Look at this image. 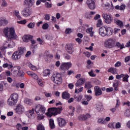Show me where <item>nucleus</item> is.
<instances>
[{
    "mask_svg": "<svg viewBox=\"0 0 130 130\" xmlns=\"http://www.w3.org/2000/svg\"><path fill=\"white\" fill-rule=\"evenodd\" d=\"M5 37L9 39H17L18 36L15 33V29L13 27H5L3 30Z\"/></svg>",
    "mask_w": 130,
    "mask_h": 130,
    "instance_id": "nucleus-1",
    "label": "nucleus"
},
{
    "mask_svg": "<svg viewBox=\"0 0 130 130\" xmlns=\"http://www.w3.org/2000/svg\"><path fill=\"white\" fill-rule=\"evenodd\" d=\"M62 111V107H60L58 108H51L48 109V111L46 113V115L48 117H51L52 115H57V114H60Z\"/></svg>",
    "mask_w": 130,
    "mask_h": 130,
    "instance_id": "nucleus-2",
    "label": "nucleus"
},
{
    "mask_svg": "<svg viewBox=\"0 0 130 130\" xmlns=\"http://www.w3.org/2000/svg\"><path fill=\"white\" fill-rule=\"evenodd\" d=\"M18 99H19V95L17 93H14L11 94L10 98L8 100V104L10 106H13L16 105L18 102Z\"/></svg>",
    "mask_w": 130,
    "mask_h": 130,
    "instance_id": "nucleus-3",
    "label": "nucleus"
},
{
    "mask_svg": "<svg viewBox=\"0 0 130 130\" xmlns=\"http://www.w3.org/2000/svg\"><path fill=\"white\" fill-rule=\"evenodd\" d=\"M15 45V42L13 41H6L4 42L3 45L1 46L0 49L1 51H5V50L8 49V48H14Z\"/></svg>",
    "mask_w": 130,
    "mask_h": 130,
    "instance_id": "nucleus-4",
    "label": "nucleus"
},
{
    "mask_svg": "<svg viewBox=\"0 0 130 130\" xmlns=\"http://www.w3.org/2000/svg\"><path fill=\"white\" fill-rule=\"evenodd\" d=\"M51 80L56 85H60L62 83L61 75L58 73H54L51 77Z\"/></svg>",
    "mask_w": 130,
    "mask_h": 130,
    "instance_id": "nucleus-5",
    "label": "nucleus"
},
{
    "mask_svg": "<svg viewBox=\"0 0 130 130\" xmlns=\"http://www.w3.org/2000/svg\"><path fill=\"white\" fill-rule=\"evenodd\" d=\"M116 41L115 39L110 38L106 40L104 42V46L106 48H112L115 46Z\"/></svg>",
    "mask_w": 130,
    "mask_h": 130,
    "instance_id": "nucleus-6",
    "label": "nucleus"
},
{
    "mask_svg": "<svg viewBox=\"0 0 130 130\" xmlns=\"http://www.w3.org/2000/svg\"><path fill=\"white\" fill-rule=\"evenodd\" d=\"M46 110V109L45 108V107L40 104L37 105L35 108L36 113L38 115H40V116H41V115H43V114L45 113Z\"/></svg>",
    "mask_w": 130,
    "mask_h": 130,
    "instance_id": "nucleus-7",
    "label": "nucleus"
},
{
    "mask_svg": "<svg viewBox=\"0 0 130 130\" xmlns=\"http://www.w3.org/2000/svg\"><path fill=\"white\" fill-rule=\"evenodd\" d=\"M102 17L104 19L106 24H111L113 20L112 19V16L109 13H104L102 15Z\"/></svg>",
    "mask_w": 130,
    "mask_h": 130,
    "instance_id": "nucleus-8",
    "label": "nucleus"
},
{
    "mask_svg": "<svg viewBox=\"0 0 130 130\" xmlns=\"http://www.w3.org/2000/svg\"><path fill=\"white\" fill-rule=\"evenodd\" d=\"M21 15L24 18H28L32 15V10L28 7H26L21 11Z\"/></svg>",
    "mask_w": 130,
    "mask_h": 130,
    "instance_id": "nucleus-9",
    "label": "nucleus"
},
{
    "mask_svg": "<svg viewBox=\"0 0 130 130\" xmlns=\"http://www.w3.org/2000/svg\"><path fill=\"white\" fill-rule=\"evenodd\" d=\"M96 0H87L86 1V5L87 7L91 10V11H94L95 9H96Z\"/></svg>",
    "mask_w": 130,
    "mask_h": 130,
    "instance_id": "nucleus-10",
    "label": "nucleus"
},
{
    "mask_svg": "<svg viewBox=\"0 0 130 130\" xmlns=\"http://www.w3.org/2000/svg\"><path fill=\"white\" fill-rule=\"evenodd\" d=\"M73 64L71 62H63L60 66V69L62 71H68L70 68H72Z\"/></svg>",
    "mask_w": 130,
    "mask_h": 130,
    "instance_id": "nucleus-11",
    "label": "nucleus"
},
{
    "mask_svg": "<svg viewBox=\"0 0 130 130\" xmlns=\"http://www.w3.org/2000/svg\"><path fill=\"white\" fill-rule=\"evenodd\" d=\"M57 121L60 127H63V126H66V125L67 123V120H66L64 118L61 117L58 118L57 119Z\"/></svg>",
    "mask_w": 130,
    "mask_h": 130,
    "instance_id": "nucleus-12",
    "label": "nucleus"
},
{
    "mask_svg": "<svg viewBox=\"0 0 130 130\" xmlns=\"http://www.w3.org/2000/svg\"><path fill=\"white\" fill-rule=\"evenodd\" d=\"M53 57V55L52 54H50L49 52L46 51L44 53V58L47 62H49L51 59H52Z\"/></svg>",
    "mask_w": 130,
    "mask_h": 130,
    "instance_id": "nucleus-13",
    "label": "nucleus"
},
{
    "mask_svg": "<svg viewBox=\"0 0 130 130\" xmlns=\"http://www.w3.org/2000/svg\"><path fill=\"white\" fill-rule=\"evenodd\" d=\"M15 110L18 114H22L25 111V109L22 105H19L17 106Z\"/></svg>",
    "mask_w": 130,
    "mask_h": 130,
    "instance_id": "nucleus-14",
    "label": "nucleus"
},
{
    "mask_svg": "<svg viewBox=\"0 0 130 130\" xmlns=\"http://www.w3.org/2000/svg\"><path fill=\"white\" fill-rule=\"evenodd\" d=\"M85 83H86V78H81L78 80H77V82L75 83V86L77 87H79V86H83Z\"/></svg>",
    "mask_w": 130,
    "mask_h": 130,
    "instance_id": "nucleus-15",
    "label": "nucleus"
},
{
    "mask_svg": "<svg viewBox=\"0 0 130 130\" xmlns=\"http://www.w3.org/2000/svg\"><path fill=\"white\" fill-rule=\"evenodd\" d=\"M21 57H22V56L17 51L14 52L12 55L13 60H19L21 59Z\"/></svg>",
    "mask_w": 130,
    "mask_h": 130,
    "instance_id": "nucleus-16",
    "label": "nucleus"
},
{
    "mask_svg": "<svg viewBox=\"0 0 130 130\" xmlns=\"http://www.w3.org/2000/svg\"><path fill=\"white\" fill-rule=\"evenodd\" d=\"M20 70H21V67H14L12 69L11 72L12 74L14 75V76H15V77H17L18 73L19 72V71H20Z\"/></svg>",
    "mask_w": 130,
    "mask_h": 130,
    "instance_id": "nucleus-17",
    "label": "nucleus"
},
{
    "mask_svg": "<svg viewBox=\"0 0 130 130\" xmlns=\"http://www.w3.org/2000/svg\"><path fill=\"white\" fill-rule=\"evenodd\" d=\"M26 115L28 118H34L35 117V113H34V109L30 110L26 112Z\"/></svg>",
    "mask_w": 130,
    "mask_h": 130,
    "instance_id": "nucleus-18",
    "label": "nucleus"
},
{
    "mask_svg": "<svg viewBox=\"0 0 130 130\" xmlns=\"http://www.w3.org/2000/svg\"><path fill=\"white\" fill-rule=\"evenodd\" d=\"M61 97L62 99H64L65 100H69V99L71 98V94H70L68 91H65L62 93Z\"/></svg>",
    "mask_w": 130,
    "mask_h": 130,
    "instance_id": "nucleus-19",
    "label": "nucleus"
},
{
    "mask_svg": "<svg viewBox=\"0 0 130 130\" xmlns=\"http://www.w3.org/2000/svg\"><path fill=\"white\" fill-rule=\"evenodd\" d=\"M94 93L96 96H100L102 95V90L100 89V87L98 86L94 87Z\"/></svg>",
    "mask_w": 130,
    "mask_h": 130,
    "instance_id": "nucleus-20",
    "label": "nucleus"
},
{
    "mask_svg": "<svg viewBox=\"0 0 130 130\" xmlns=\"http://www.w3.org/2000/svg\"><path fill=\"white\" fill-rule=\"evenodd\" d=\"M99 35L102 37H105V36H107L106 29L105 28V27H101L99 29Z\"/></svg>",
    "mask_w": 130,
    "mask_h": 130,
    "instance_id": "nucleus-21",
    "label": "nucleus"
},
{
    "mask_svg": "<svg viewBox=\"0 0 130 130\" xmlns=\"http://www.w3.org/2000/svg\"><path fill=\"white\" fill-rule=\"evenodd\" d=\"M27 74L28 76L32 78V79H34V80H36L37 81L39 79L38 75L32 72L27 71Z\"/></svg>",
    "mask_w": 130,
    "mask_h": 130,
    "instance_id": "nucleus-22",
    "label": "nucleus"
},
{
    "mask_svg": "<svg viewBox=\"0 0 130 130\" xmlns=\"http://www.w3.org/2000/svg\"><path fill=\"white\" fill-rule=\"evenodd\" d=\"M35 4V0H25L24 4L28 7H32Z\"/></svg>",
    "mask_w": 130,
    "mask_h": 130,
    "instance_id": "nucleus-23",
    "label": "nucleus"
},
{
    "mask_svg": "<svg viewBox=\"0 0 130 130\" xmlns=\"http://www.w3.org/2000/svg\"><path fill=\"white\" fill-rule=\"evenodd\" d=\"M32 39V37L30 35H26L22 37V40L23 42H29Z\"/></svg>",
    "mask_w": 130,
    "mask_h": 130,
    "instance_id": "nucleus-24",
    "label": "nucleus"
},
{
    "mask_svg": "<svg viewBox=\"0 0 130 130\" xmlns=\"http://www.w3.org/2000/svg\"><path fill=\"white\" fill-rule=\"evenodd\" d=\"M67 50L70 54H72L74 52V47H73V44H69L67 45Z\"/></svg>",
    "mask_w": 130,
    "mask_h": 130,
    "instance_id": "nucleus-25",
    "label": "nucleus"
},
{
    "mask_svg": "<svg viewBox=\"0 0 130 130\" xmlns=\"http://www.w3.org/2000/svg\"><path fill=\"white\" fill-rule=\"evenodd\" d=\"M24 103L26 105H28V106H31V105H33V100L30 99H25L24 100Z\"/></svg>",
    "mask_w": 130,
    "mask_h": 130,
    "instance_id": "nucleus-26",
    "label": "nucleus"
},
{
    "mask_svg": "<svg viewBox=\"0 0 130 130\" xmlns=\"http://www.w3.org/2000/svg\"><path fill=\"white\" fill-rule=\"evenodd\" d=\"M107 36H111L112 35V28L110 27H105Z\"/></svg>",
    "mask_w": 130,
    "mask_h": 130,
    "instance_id": "nucleus-27",
    "label": "nucleus"
},
{
    "mask_svg": "<svg viewBox=\"0 0 130 130\" xmlns=\"http://www.w3.org/2000/svg\"><path fill=\"white\" fill-rule=\"evenodd\" d=\"M103 105L102 103H100L96 104V110L98 111L99 112L101 111H103Z\"/></svg>",
    "mask_w": 130,
    "mask_h": 130,
    "instance_id": "nucleus-28",
    "label": "nucleus"
},
{
    "mask_svg": "<svg viewBox=\"0 0 130 130\" xmlns=\"http://www.w3.org/2000/svg\"><path fill=\"white\" fill-rule=\"evenodd\" d=\"M125 4H122L120 6L117 5L115 7L116 10H120V11H124L125 10Z\"/></svg>",
    "mask_w": 130,
    "mask_h": 130,
    "instance_id": "nucleus-29",
    "label": "nucleus"
},
{
    "mask_svg": "<svg viewBox=\"0 0 130 130\" xmlns=\"http://www.w3.org/2000/svg\"><path fill=\"white\" fill-rule=\"evenodd\" d=\"M26 66L27 67H29V68L30 69H31V70H32V71H37V67H36V66H35L32 65L30 62H27L26 63Z\"/></svg>",
    "mask_w": 130,
    "mask_h": 130,
    "instance_id": "nucleus-30",
    "label": "nucleus"
},
{
    "mask_svg": "<svg viewBox=\"0 0 130 130\" xmlns=\"http://www.w3.org/2000/svg\"><path fill=\"white\" fill-rule=\"evenodd\" d=\"M86 32L88 34H90L91 37H93L94 36V31H93V27H91L86 29Z\"/></svg>",
    "mask_w": 130,
    "mask_h": 130,
    "instance_id": "nucleus-31",
    "label": "nucleus"
},
{
    "mask_svg": "<svg viewBox=\"0 0 130 130\" xmlns=\"http://www.w3.org/2000/svg\"><path fill=\"white\" fill-rule=\"evenodd\" d=\"M108 72L109 73H111V74H113V75H116V74H117V69L115 68H110Z\"/></svg>",
    "mask_w": 130,
    "mask_h": 130,
    "instance_id": "nucleus-32",
    "label": "nucleus"
},
{
    "mask_svg": "<svg viewBox=\"0 0 130 130\" xmlns=\"http://www.w3.org/2000/svg\"><path fill=\"white\" fill-rule=\"evenodd\" d=\"M49 75H50V70L46 69L43 72V77H47V76H49Z\"/></svg>",
    "mask_w": 130,
    "mask_h": 130,
    "instance_id": "nucleus-33",
    "label": "nucleus"
},
{
    "mask_svg": "<svg viewBox=\"0 0 130 130\" xmlns=\"http://www.w3.org/2000/svg\"><path fill=\"white\" fill-rule=\"evenodd\" d=\"M37 82L39 86L42 87V88H43V87H44L45 83L43 82V80H42V79H39L38 80H37Z\"/></svg>",
    "mask_w": 130,
    "mask_h": 130,
    "instance_id": "nucleus-34",
    "label": "nucleus"
},
{
    "mask_svg": "<svg viewBox=\"0 0 130 130\" xmlns=\"http://www.w3.org/2000/svg\"><path fill=\"white\" fill-rule=\"evenodd\" d=\"M93 86L92 85V83L90 82H88L85 83L84 88L87 89V90L89 89H91Z\"/></svg>",
    "mask_w": 130,
    "mask_h": 130,
    "instance_id": "nucleus-35",
    "label": "nucleus"
},
{
    "mask_svg": "<svg viewBox=\"0 0 130 130\" xmlns=\"http://www.w3.org/2000/svg\"><path fill=\"white\" fill-rule=\"evenodd\" d=\"M25 50H26V49L25 48L20 47L19 48L18 51H17V52L20 54V55H23L24 54V52H25Z\"/></svg>",
    "mask_w": 130,
    "mask_h": 130,
    "instance_id": "nucleus-36",
    "label": "nucleus"
},
{
    "mask_svg": "<svg viewBox=\"0 0 130 130\" xmlns=\"http://www.w3.org/2000/svg\"><path fill=\"white\" fill-rule=\"evenodd\" d=\"M102 7H109V6H110V4L107 2V0H102Z\"/></svg>",
    "mask_w": 130,
    "mask_h": 130,
    "instance_id": "nucleus-37",
    "label": "nucleus"
},
{
    "mask_svg": "<svg viewBox=\"0 0 130 130\" xmlns=\"http://www.w3.org/2000/svg\"><path fill=\"white\" fill-rule=\"evenodd\" d=\"M49 125L50 128L53 129L55 127V125H54V121L52 119H49Z\"/></svg>",
    "mask_w": 130,
    "mask_h": 130,
    "instance_id": "nucleus-38",
    "label": "nucleus"
},
{
    "mask_svg": "<svg viewBox=\"0 0 130 130\" xmlns=\"http://www.w3.org/2000/svg\"><path fill=\"white\" fill-rule=\"evenodd\" d=\"M84 18L87 20H91V19H92V16H91V14H90V13L86 12L84 14Z\"/></svg>",
    "mask_w": 130,
    "mask_h": 130,
    "instance_id": "nucleus-39",
    "label": "nucleus"
},
{
    "mask_svg": "<svg viewBox=\"0 0 130 130\" xmlns=\"http://www.w3.org/2000/svg\"><path fill=\"white\" fill-rule=\"evenodd\" d=\"M14 15L15 16H16L17 19H19V20H21V19L22 18L21 15H20V12L18 10H15L14 11Z\"/></svg>",
    "mask_w": 130,
    "mask_h": 130,
    "instance_id": "nucleus-40",
    "label": "nucleus"
},
{
    "mask_svg": "<svg viewBox=\"0 0 130 130\" xmlns=\"http://www.w3.org/2000/svg\"><path fill=\"white\" fill-rule=\"evenodd\" d=\"M27 27L29 29H34V28L35 27V22H30L27 25Z\"/></svg>",
    "mask_w": 130,
    "mask_h": 130,
    "instance_id": "nucleus-41",
    "label": "nucleus"
},
{
    "mask_svg": "<svg viewBox=\"0 0 130 130\" xmlns=\"http://www.w3.org/2000/svg\"><path fill=\"white\" fill-rule=\"evenodd\" d=\"M37 130H45V127L42 124H39L37 127Z\"/></svg>",
    "mask_w": 130,
    "mask_h": 130,
    "instance_id": "nucleus-42",
    "label": "nucleus"
},
{
    "mask_svg": "<svg viewBox=\"0 0 130 130\" xmlns=\"http://www.w3.org/2000/svg\"><path fill=\"white\" fill-rule=\"evenodd\" d=\"M25 76V73L23 72V71L19 70L18 73H17V75L16 77H24Z\"/></svg>",
    "mask_w": 130,
    "mask_h": 130,
    "instance_id": "nucleus-43",
    "label": "nucleus"
},
{
    "mask_svg": "<svg viewBox=\"0 0 130 130\" xmlns=\"http://www.w3.org/2000/svg\"><path fill=\"white\" fill-rule=\"evenodd\" d=\"M1 7L2 8H6V7H8V3L6 0H2Z\"/></svg>",
    "mask_w": 130,
    "mask_h": 130,
    "instance_id": "nucleus-44",
    "label": "nucleus"
},
{
    "mask_svg": "<svg viewBox=\"0 0 130 130\" xmlns=\"http://www.w3.org/2000/svg\"><path fill=\"white\" fill-rule=\"evenodd\" d=\"M83 90H84V87H81L79 89L76 88L75 92V93H77L78 94H79V93H82V92H83Z\"/></svg>",
    "mask_w": 130,
    "mask_h": 130,
    "instance_id": "nucleus-45",
    "label": "nucleus"
},
{
    "mask_svg": "<svg viewBox=\"0 0 130 130\" xmlns=\"http://www.w3.org/2000/svg\"><path fill=\"white\" fill-rule=\"evenodd\" d=\"M119 85V82L118 81H116L115 83H113V87L115 88V91H117V87Z\"/></svg>",
    "mask_w": 130,
    "mask_h": 130,
    "instance_id": "nucleus-46",
    "label": "nucleus"
},
{
    "mask_svg": "<svg viewBox=\"0 0 130 130\" xmlns=\"http://www.w3.org/2000/svg\"><path fill=\"white\" fill-rule=\"evenodd\" d=\"M0 19H2V25H7L9 23V21L4 17H1Z\"/></svg>",
    "mask_w": 130,
    "mask_h": 130,
    "instance_id": "nucleus-47",
    "label": "nucleus"
},
{
    "mask_svg": "<svg viewBox=\"0 0 130 130\" xmlns=\"http://www.w3.org/2000/svg\"><path fill=\"white\" fill-rule=\"evenodd\" d=\"M74 99L76 100V101L77 102H80L81 100H82V96L81 95H74Z\"/></svg>",
    "mask_w": 130,
    "mask_h": 130,
    "instance_id": "nucleus-48",
    "label": "nucleus"
},
{
    "mask_svg": "<svg viewBox=\"0 0 130 130\" xmlns=\"http://www.w3.org/2000/svg\"><path fill=\"white\" fill-rule=\"evenodd\" d=\"M128 78H129V76L128 75H124L123 77V82H128Z\"/></svg>",
    "mask_w": 130,
    "mask_h": 130,
    "instance_id": "nucleus-49",
    "label": "nucleus"
},
{
    "mask_svg": "<svg viewBox=\"0 0 130 130\" xmlns=\"http://www.w3.org/2000/svg\"><path fill=\"white\" fill-rule=\"evenodd\" d=\"M116 24L118 25V26H119L120 27H122L123 26V23L122 21L118 20L116 21Z\"/></svg>",
    "mask_w": 130,
    "mask_h": 130,
    "instance_id": "nucleus-50",
    "label": "nucleus"
},
{
    "mask_svg": "<svg viewBox=\"0 0 130 130\" xmlns=\"http://www.w3.org/2000/svg\"><path fill=\"white\" fill-rule=\"evenodd\" d=\"M88 75L90 77H96V74L94 73V71L91 70L90 72H88Z\"/></svg>",
    "mask_w": 130,
    "mask_h": 130,
    "instance_id": "nucleus-51",
    "label": "nucleus"
},
{
    "mask_svg": "<svg viewBox=\"0 0 130 130\" xmlns=\"http://www.w3.org/2000/svg\"><path fill=\"white\" fill-rule=\"evenodd\" d=\"M17 23V24H20L21 25H25V24L27 23V20H26V19H24L23 20L18 21Z\"/></svg>",
    "mask_w": 130,
    "mask_h": 130,
    "instance_id": "nucleus-52",
    "label": "nucleus"
},
{
    "mask_svg": "<svg viewBox=\"0 0 130 130\" xmlns=\"http://www.w3.org/2000/svg\"><path fill=\"white\" fill-rule=\"evenodd\" d=\"M108 127L110 128H113V129L115 128V123L113 122V123H109Z\"/></svg>",
    "mask_w": 130,
    "mask_h": 130,
    "instance_id": "nucleus-53",
    "label": "nucleus"
},
{
    "mask_svg": "<svg viewBox=\"0 0 130 130\" xmlns=\"http://www.w3.org/2000/svg\"><path fill=\"white\" fill-rule=\"evenodd\" d=\"M44 94L46 96V97H47V98L51 97V96H52V93L50 92H44Z\"/></svg>",
    "mask_w": 130,
    "mask_h": 130,
    "instance_id": "nucleus-54",
    "label": "nucleus"
},
{
    "mask_svg": "<svg viewBox=\"0 0 130 130\" xmlns=\"http://www.w3.org/2000/svg\"><path fill=\"white\" fill-rule=\"evenodd\" d=\"M103 25V22H102V20L99 19L98 21V23L96 24L97 27H100V26H102Z\"/></svg>",
    "mask_w": 130,
    "mask_h": 130,
    "instance_id": "nucleus-55",
    "label": "nucleus"
},
{
    "mask_svg": "<svg viewBox=\"0 0 130 130\" xmlns=\"http://www.w3.org/2000/svg\"><path fill=\"white\" fill-rule=\"evenodd\" d=\"M64 58H65V59L70 60L71 59V57L69 54L65 53L64 54Z\"/></svg>",
    "mask_w": 130,
    "mask_h": 130,
    "instance_id": "nucleus-56",
    "label": "nucleus"
},
{
    "mask_svg": "<svg viewBox=\"0 0 130 130\" xmlns=\"http://www.w3.org/2000/svg\"><path fill=\"white\" fill-rule=\"evenodd\" d=\"M98 122H99V123H103V124H106V121H105V120L104 119H99Z\"/></svg>",
    "mask_w": 130,
    "mask_h": 130,
    "instance_id": "nucleus-57",
    "label": "nucleus"
},
{
    "mask_svg": "<svg viewBox=\"0 0 130 130\" xmlns=\"http://www.w3.org/2000/svg\"><path fill=\"white\" fill-rule=\"evenodd\" d=\"M72 28H68L66 29L65 33L66 34H71L72 33Z\"/></svg>",
    "mask_w": 130,
    "mask_h": 130,
    "instance_id": "nucleus-58",
    "label": "nucleus"
},
{
    "mask_svg": "<svg viewBox=\"0 0 130 130\" xmlns=\"http://www.w3.org/2000/svg\"><path fill=\"white\" fill-rule=\"evenodd\" d=\"M49 27V25L48 24V23H44L43 26L42 28L44 29V30H47V28Z\"/></svg>",
    "mask_w": 130,
    "mask_h": 130,
    "instance_id": "nucleus-59",
    "label": "nucleus"
},
{
    "mask_svg": "<svg viewBox=\"0 0 130 130\" xmlns=\"http://www.w3.org/2000/svg\"><path fill=\"white\" fill-rule=\"evenodd\" d=\"M86 100H87V101H88L89 102V101H90V100H91V99H92V96L90 95H85Z\"/></svg>",
    "mask_w": 130,
    "mask_h": 130,
    "instance_id": "nucleus-60",
    "label": "nucleus"
},
{
    "mask_svg": "<svg viewBox=\"0 0 130 130\" xmlns=\"http://www.w3.org/2000/svg\"><path fill=\"white\" fill-rule=\"evenodd\" d=\"M121 66V62L118 61L116 62V63L114 65V67L115 68H119Z\"/></svg>",
    "mask_w": 130,
    "mask_h": 130,
    "instance_id": "nucleus-61",
    "label": "nucleus"
},
{
    "mask_svg": "<svg viewBox=\"0 0 130 130\" xmlns=\"http://www.w3.org/2000/svg\"><path fill=\"white\" fill-rule=\"evenodd\" d=\"M116 102H117V103H116L115 108L117 109V108H118V107H119V105H120V102H119V100L118 99H117L116 100Z\"/></svg>",
    "mask_w": 130,
    "mask_h": 130,
    "instance_id": "nucleus-62",
    "label": "nucleus"
},
{
    "mask_svg": "<svg viewBox=\"0 0 130 130\" xmlns=\"http://www.w3.org/2000/svg\"><path fill=\"white\" fill-rule=\"evenodd\" d=\"M79 120H85V115H80L78 117Z\"/></svg>",
    "mask_w": 130,
    "mask_h": 130,
    "instance_id": "nucleus-63",
    "label": "nucleus"
},
{
    "mask_svg": "<svg viewBox=\"0 0 130 130\" xmlns=\"http://www.w3.org/2000/svg\"><path fill=\"white\" fill-rule=\"evenodd\" d=\"M120 32V29L115 28H114V34H117V33H119Z\"/></svg>",
    "mask_w": 130,
    "mask_h": 130,
    "instance_id": "nucleus-64",
    "label": "nucleus"
}]
</instances>
